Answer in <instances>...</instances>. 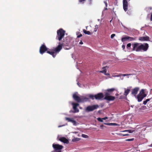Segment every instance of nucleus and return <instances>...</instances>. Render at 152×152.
Instances as JSON below:
<instances>
[{"instance_id":"f257e3e1","label":"nucleus","mask_w":152,"mask_h":152,"mask_svg":"<svg viewBox=\"0 0 152 152\" xmlns=\"http://www.w3.org/2000/svg\"><path fill=\"white\" fill-rule=\"evenodd\" d=\"M64 41L62 43L59 42L58 45L55 48L52 49L51 51L48 50L47 53L50 54L52 56L53 58H55L57 54L59 53L60 50L62 49L63 46H68L69 43V41H65L64 39Z\"/></svg>"},{"instance_id":"f03ea898","label":"nucleus","mask_w":152,"mask_h":152,"mask_svg":"<svg viewBox=\"0 0 152 152\" xmlns=\"http://www.w3.org/2000/svg\"><path fill=\"white\" fill-rule=\"evenodd\" d=\"M133 47L132 50L136 52H145L147 51L149 48V45L147 43L143 44L137 42L132 44Z\"/></svg>"},{"instance_id":"7ed1b4c3","label":"nucleus","mask_w":152,"mask_h":152,"mask_svg":"<svg viewBox=\"0 0 152 152\" xmlns=\"http://www.w3.org/2000/svg\"><path fill=\"white\" fill-rule=\"evenodd\" d=\"M73 98L77 102H83L88 100V99L85 96H78V93L76 92L73 94Z\"/></svg>"},{"instance_id":"20e7f679","label":"nucleus","mask_w":152,"mask_h":152,"mask_svg":"<svg viewBox=\"0 0 152 152\" xmlns=\"http://www.w3.org/2000/svg\"><path fill=\"white\" fill-rule=\"evenodd\" d=\"M65 31L62 28H60L57 31V35L56 37V39L58 40L59 41L61 40L64 37Z\"/></svg>"},{"instance_id":"39448f33","label":"nucleus","mask_w":152,"mask_h":152,"mask_svg":"<svg viewBox=\"0 0 152 152\" xmlns=\"http://www.w3.org/2000/svg\"><path fill=\"white\" fill-rule=\"evenodd\" d=\"M146 94H145L144 92V89H142L141 90L139 94L136 96L135 97L137 99L138 102H141L144 98L146 96Z\"/></svg>"},{"instance_id":"423d86ee","label":"nucleus","mask_w":152,"mask_h":152,"mask_svg":"<svg viewBox=\"0 0 152 152\" xmlns=\"http://www.w3.org/2000/svg\"><path fill=\"white\" fill-rule=\"evenodd\" d=\"M53 147L54 148V152H61V150L63 148L62 145L58 144H53Z\"/></svg>"},{"instance_id":"0eeeda50","label":"nucleus","mask_w":152,"mask_h":152,"mask_svg":"<svg viewBox=\"0 0 152 152\" xmlns=\"http://www.w3.org/2000/svg\"><path fill=\"white\" fill-rule=\"evenodd\" d=\"M110 94L109 93L106 92L105 93V97L104 99L109 101L114 100L115 99V97L110 95Z\"/></svg>"},{"instance_id":"6e6552de","label":"nucleus","mask_w":152,"mask_h":152,"mask_svg":"<svg viewBox=\"0 0 152 152\" xmlns=\"http://www.w3.org/2000/svg\"><path fill=\"white\" fill-rule=\"evenodd\" d=\"M48 49V48L44 44H43L40 47L39 53L41 54H42L46 51L47 52Z\"/></svg>"},{"instance_id":"1a4fd4ad","label":"nucleus","mask_w":152,"mask_h":152,"mask_svg":"<svg viewBox=\"0 0 152 152\" xmlns=\"http://www.w3.org/2000/svg\"><path fill=\"white\" fill-rule=\"evenodd\" d=\"M99 107L97 105L93 106H88L86 109V111L87 112H90L94 110L97 109Z\"/></svg>"},{"instance_id":"9d476101","label":"nucleus","mask_w":152,"mask_h":152,"mask_svg":"<svg viewBox=\"0 0 152 152\" xmlns=\"http://www.w3.org/2000/svg\"><path fill=\"white\" fill-rule=\"evenodd\" d=\"M72 104L73 105V107L74 110L73 111L71 110L70 111V113L72 112L74 113H75L78 112H79V110L77 108V107L79 105V104L78 103H72Z\"/></svg>"},{"instance_id":"9b49d317","label":"nucleus","mask_w":152,"mask_h":152,"mask_svg":"<svg viewBox=\"0 0 152 152\" xmlns=\"http://www.w3.org/2000/svg\"><path fill=\"white\" fill-rule=\"evenodd\" d=\"M130 1V0H129ZM123 7L124 10L126 12L128 10V3L127 0H123Z\"/></svg>"},{"instance_id":"f8f14e48","label":"nucleus","mask_w":152,"mask_h":152,"mask_svg":"<svg viewBox=\"0 0 152 152\" xmlns=\"http://www.w3.org/2000/svg\"><path fill=\"white\" fill-rule=\"evenodd\" d=\"M139 40L141 41H150L149 37L147 36L145 37H139Z\"/></svg>"},{"instance_id":"ddd939ff","label":"nucleus","mask_w":152,"mask_h":152,"mask_svg":"<svg viewBox=\"0 0 152 152\" xmlns=\"http://www.w3.org/2000/svg\"><path fill=\"white\" fill-rule=\"evenodd\" d=\"M104 97V95L102 93H99L95 95V99L97 100H102Z\"/></svg>"},{"instance_id":"4468645a","label":"nucleus","mask_w":152,"mask_h":152,"mask_svg":"<svg viewBox=\"0 0 152 152\" xmlns=\"http://www.w3.org/2000/svg\"><path fill=\"white\" fill-rule=\"evenodd\" d=\"M139 87H135L132 89V94L134 96V97H136V95L138 91L139 90Z\"/></svg>"},{"instance_id":"2eb2a0df","label":"nucleus","mask_w":152,"mask_h":152,"mask_svg":"<svg viewBox=\"0 0 152 152\" xmlns=\"http://www.w3.org/2000/svg\"><path fill=\"white\" fill-rule=\"evenodd\" d=\"M65 119L68 122H71L74 125L76 126L77 124V122L75 121L74 120L73 118H70L68 117H66Z\"/></svg>"},{"instance_id":"dca6fc26","label":"nucleus","mask_w":152,"mask_h":152,"mask_svg":"<svg viewBox=\"0 0 152 152\" xmlns=\"http://www.w3.org/2000/svg\"><path fill=\"white\" fill-rule=\"evenodd\" d=\"M108 68L109 67L107 66H106L105 67H103L102 69L103 70L101 71H100V72L104 73V74L105 75H109L110 74L109 73H107L106 72L107 70L106 69V68Z\"/></svg>"},{"instance_id":"f3484780","label":"nucleus","mask_w":152,"mask_h":152,"mask_svg":"<svg viewBox=\"0 0 152 152\" xmlns=\"http://www.w3.org/2000/svg\"><path fill=\"white\" fill-rule=\"evenodd\" d=\"M59 140L67 144L69 142L68 140L66 138L63 137H60L59 139Z\"/></svg>"},{"instance_id":"a211bd4d","label":"nucleus","mask_w":152,"mask_h":152,"mask_svg":"<svg viewBox=\"0 0 152 152\" xmlns=\"http://www.w3.org/2000/svg\"><path fill=\"white\" fill-rule=\"evenodd\" d=\"M104 124H106V125H109V126H110V125H113V126H119V125L118 124H116V123H109V124H108V123H104Z\"/></svg>"},{"instance_id":"6ab92c4d","label":"nucleus","mask_w":152,"mask_h":152,"mask_svg":"<svg viewBox=\"0 0 152 152\" xmlns=\"http://www.w3.org/2000/svg\"><path fill=\"white\" fill-rule=\"evenodd\" d=\"M124 89L125 90V91L124 92V94L125 96H126L129 93L130 91V90L129 89H126V88H125Z\"/></svg>"},{"instance_id":"aec40b11","label":"nucleus","mask_w":152,"mask_h":152,"mask_svg":"<svg viewBox=\"0 0 152 152\" xmlns=\"http://www.w3.org/2000/svg\"><path fill=\"white\" fill-rule=\"evenodd\" d=\"M83 32L86 34H87L88 35H91L92 33L90 32L89 31H87L85 29H83Z\"/></svg>"},{"instance_id":"412c9836","label":"nucleus","mask_w":152,"mask_h":152,"mask_svg":"<svg viewBox=\"0 0 152 152\" xmlns=\"http://www.w3.org/2000/svg\"><path fill=\"white\" fill-rule=\"evenodd\" d=\"M132 75V74H120L118 75H115L114 76H128V75Z\"/></svg>"},{"instance_id":"4be33fe9","label":"nucleus","mask_w":152,"mask_h":152,"mask_svg":"<svg viewBox=\"0 0 152 152\" xmlns=\"http://www.w3.org/2000/svg\"><path fill=\"white\" fill-rule=\"evenodd\" d=\"M129 36H126L124 37H122L121 39V41L122 42H123L125 41L126 40H129Z\"/></svg>"},{"instance_id":"5701e85b","label":"nucleus","mask_w":152,"mask_h":152,"mask_svg":"<svg viewBox=\"0 0 152 152\" xmlns=\"http://www.w3.org/2000/svg\"><path fill=\"white\" fill-rule=\"evenodd\" d=\"M151 98L150 99H146L145 100L143 101V104L144 105H146L147 103L149 102L151 99Z\"/></svg>"},{"instance_id":"b1692460","label":"nucleus","mask_w":152,"mask_h":152,"mask_svg":"<svg viewBox=\"0 0 152 152\" xmlns=\"http://www.w3.org/2000/svg\"><path fill=\"white\" fill-rule=\"evenodd\" d=\"M88 97L90 99H91L92 100H94L95 99V95H93L92 94H89L88 95Z\"/></svg>"},{"instance_id":"393cba45","label":"nucleus","mask_w":152,"mask_h":152,"mask_svg":"<svg viewBox=\"0 0 152 152\" xmlns=\"http://www.w3.org/2000/svg\"><path fill=\"white\" fill-rule=\"evenodd\" d=\"M80 140V139L78 138H74L72 139V141L75 142L79 141Z\"/></svg>"},{"instance_id":"a878e982","label":"nucleus","mask_w":152,"mask_h":152,"mask_svg":"<svg viewBox=\"0 0 152 152\" xmlns=\"http://www.w3.org/2000/svg\"><path fill=\"white\" fill-rule=\"evenodd\" d=\"M115 90V88H112L111 89H109L107 90V92L109 93L110 92H112L114 91Z\"/></svg>"},{"instance_id":"bb28decb","label":"nucleus","mask_w":152,"mask_h":152,"mask_svg":"<svg viewBox=\"0 0 152 152\" xmlns=\"http://www.w3.org/2000/svg\"><path fill=\"white\" fill-rule=\"evenodd\" d=\"M136 37H129V40L130 41H134L136 40Z\"/></svg>"},{"instance_id":"cd10ccee","label":"nucleus","mask_w":152,"mask_h":152,"mask_svg":"<svg viewBox=\"0 0 152 152\" xmlns=\"http://www.w3.org/2000/svg\"><path fill=\"white\" fill-rule=\"evenodd\" d=\"M98 28V25H96L95 26V28H94V32H96L97 31Z\"/></svg>"},{"instance_id":"c85d7f7f","label":"nucleus","mask_w":152,"mask_h":152,"mask_svg":"<svg viewBox=\"0 0 152 152\" xmlns=\"http://www.w3.org/2000/svg\"><path fill=\"white\" fill-rule=\"evenodd\" d=\"M85 1V0H79L78 1L80 3L83 4Z\"/></svg>"},{"instance_id":"c756f323","label":"nucleus","mask_w":152,"mask_h":152,"mask_svg":"<svg viewBox=\"0 0 152 152\" xmlns=\"http://www.w3.org/2000/svg\"><path fill=\"white\" fill-rule=\"evenodd\" d=\"M82 137H83L85 138H87L88 137V135L85 134H82Z\"/></svg>"},{"instance_id":"7c9ffc66","label":"nucleus","mask_w":152,"mask_h":152,"mask_svg":"<svg viewBox=\"0 0 152 152\" xmlns=\"http://www.w3.org/2000/svg\"><path fill=\"white\" fill-rule=\"evenodd\" d=\"M97 119L99 121H100L101 122H102L103 121V120L102 119V118H99Z\"/></svg>"},{"instance_id":"2f4dec72","label":"nucleus","mask_w":152,"mask_h":152,"mask_svg":"<svg viewBox=\"0 0 152 152\" xmlns=\"http://www.w3.org/2000/svg\"><path fill=\"white\" fill-rule=\"evenodd\" d=\"M131 44L130 43H128L127 45V48H130Z\"/></svg>"},{"instance_id":"473e14b6","label":"nucleus","mask_w":152,"mask_h":152,"mask_svg":"<svg viewBox=\"0 0 152 152\" xmlns=\"http://www.w3.org/2000/svg\"><path fill=\"white\" fill-rule=\"evenodd\" d=\"M120 135L122 136H126L129 135V134H120Z\"/></svg>"},{"instance_id":"72a5a7b5","label":"nucleus","mask_w":152,"mask_h":152,"mask_svg":"<svg viewBox=\"0 0 152 152\" xmlns=\"http://www.w3.org/2000/svg\"><path fill=\"white\" fill-rule=\"evenodd\" d=\"M134 140V138H132L131 139H128L126 140V141H132Z\"/></svg>"},{"instance_id":"f704fd0d","label":"nucleus","mask_w":152,"mask_h":152,"mask_svg":"<svg viewBox=\"0 0 152 152\" xmlns=\"http://www.w3.org/2000/svg\"><path fill=\"white\" fill-rule=\"evenodd\" d=\"M134 132V130H128V132L129 133H132L133 132Z\"/></svg>"},{"instance_id":"c9c22d12","label":"nucleus","mask_w":152,"mask_h":152,"mask_svg":"<svg viewBox=\"0 0 152 152\" xmlns=\"http://www.w3.org/2000/svg\"><path fill=\"white\" fill-rule=\"evenodd\" d=\"M115 36V34H113L111 35V38L113 39Z\"/></svg>"},{"instance_id":"e433bc0d","label":"nucleus","mask_w":152,"mask_h":152,"mask_svg":"<svg viewBox=\"0 0 152 152\" xmlns=\"http://www.w3.org/2000/svg\"><path fill=\"white\" fill-rule=\"evenodd\" d=\"M82 36V35L81 34H80V35L77 36V37L79 38L81 37Z\"/></svg>"},{"instance_id":"4c0bfd02","label":"nucleus","mask_w":152,"mask_h":152,"mask_svg":"<svg viewBox=\"0 0 152 152\" xmlns=\"http://www.w3.org/2000/svg\"><path fill=\"white\" fill-rule=\"evenodd\" d=\"M102 119L103 120H106V119H108V117H105L104 118H102Z\"/></svg>"},{"instance_id":"58836bf2","label":"nucleus","mask_w":152,"mask_h":152,"mask_svg":"<svg viewBox=\"0 0 152 152\" xmlns=\"http://www.w3.org/2000/svg\"><path fill=\"white\" fill-rule=\"evenodd\" d=\"M104 3L105 4L106 7H107V2L106 1H104Z\"/></svg>"},{"instance_id":"ea45409f","label":"nucleus","mask_w":152,"mask_h":152,"mask_svg":"<svg viewBox=\"0 0 152 152\" xmlns=\"http://www.w3.org/2000/svg\"><path fill=\"white\" fill-rule=\"evenodd\" d=\"M122 132H128V130H126L121 131Z\"/></svg>"},{"instance_id":"a19ab883","label":"nucleus","mask_w":152,"mask_h":152,"mask_svg":"<svg viewBox=\"0 0 152 152\" xmlns=\"http://www.w3.org/2000/svg\"><path fill=\"white\" fill-rule=\"evenodd\" d=\"M150 20L151 21H152V13L151 14L150 18Z\"/></svg>"},{"instance_id":"79ce46f5","label":"nucleus","mask_w":152,"mask_h":152,"mask_svg":"<svg viewBox=\"0 0 152 152\" xmlns=\"http://www.w3.org/2000/svg\"><path fill=\"white\" fill-rule=\"evenodd\" d=\"M122 48L123 49H124L125 48V46L124 45H122Z\"/></svg>"},{"instance_id":"37998d69","label":"nucleus","mask_w":152,"mask_h":152,"mask_svg":"<svg viewBox=\"0 0 152 152\" xmlns=\"http://www.w3.org/2000/svg\"><path fill=\"white\" fill-rule=\"evenodd\" d=\"M83 42H82V41H81L80 42H79V44H83Z\"/></svg>"},{"instance_id":"c03bdc74","label":"nucleus","mask_w":152,"mask_h":152,"mask_svg":"<svg viewBox=\"0 0 152 152\" xmlns=\"http://www.w3.org/2000/svg\"><path fill=\"white\" fill-rule=\"evenodd\" d=\"M104 126L103 125H101L100 126V127L101 128V129H102V127Z\"/></svg>"},{"instance_id":"a18cd8bd","label":"nucleus","mask_w":152,"mask_h":152,"mask_svg":"<svg viewBox=\"0 0 152 152\" xmlns=\"http://www.w3.org/2000/svg\"><path fill=\"white\" fill-rule=\"evenodd\" d=\"M149 147H152V143L149 145Z\"/></svg>"},{"instance_id":"49530a36","label":"nucleus","mask_w":152,"mask_h":152,"mask_svg":"<svg viewBox=\"0 0 152 152\" xmlns=\"http://www.w3.org/2000/svg\"><path fill=\"white\" fill-rule=\"evenodd\" d=\"M123 98L122 97H121L120 98H119V99H122Z\"/></svg>"},{"instance_id":"de8ad7c7","label":"nucleus","mask_w":152,"mask_h":152,"mask_svg":"<svg viewBox=\"0 0 152 152\" xmlns=\"http://www.w3.org/2000/svg\"><path fill=\"white\" fill-rule=\"evenodd\" d=\"M61 127V126H58V127Z\"/></svg>"},{"instance_id":"09e8293b","label":"nucleus","mask_w":152,"mask_h":152,"mask_svg":"<svg viewBox=\"0 0 152 152\" xmlns=\"http://www.w3.org/2000/svg\"><path fill=\"white\" fill-rule=\"evenodd\" d=\"M77 84H78V85H79V84L78 83H77Z\"/></svg>"},{"instance_id":"8fccbe9b","label":"nucleus","mask_w":152,"mask_h":152,"mask_svg":"<svg viewBox=\"0 0 152 152\" xmlns=\"http://www.w3.org/2000/svg\"><path fill=\"white\" fill-rule=\"evenodd\" d=\"M91 2V0H89Z\"/></svg>"}]
</instances>
